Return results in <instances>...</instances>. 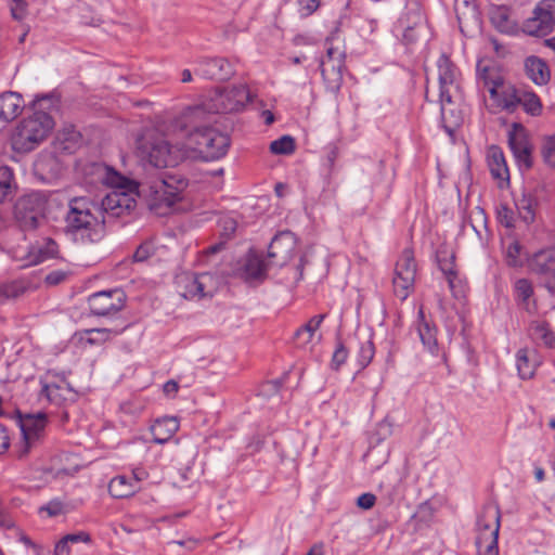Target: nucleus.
Returning a JSON list of instances; mask_svg holds the SVG:
<instances>
[{"mask_svg":"<svg viewBox=\"0 0 555 555\" xmlns=\"http://www.w3.org/2000/svg\"><path fill=\"white\" fill-rule=\"evenodd\" d=\"M495 214L496 220L501 225L505 227L506 229L515 228V212L506 203H500L496 206Z\"/></svg>","mask_w":555,"mask_h":555,"instance_id":"obj_42","label":"nucleus"},{"mask_svg":"<svg viewBox=\"0 0 555 555\" xmlns=\"http://www.w3.org/2000/svg\"><path fill=\"white\" fill-rule=\"evenodd\" d=\"M522 250V246L519 242L514 241L509 244L506 250V263L509 267H519L522 264L520 260V254Z\"/></svg>","mask_w":555,"mask_h":555,"instance_id":"obj_47","label":"nucleus"},{"mask_svg":"<svg viewBox=\"0 0 555 555\" xmlns=\"http://www.w3.org/2000/svg\"><path fill=\"white\" fill-rule=\"evenodd\" d=\"M529 335L533 341L547 348H555V332L546 321H532L529 326Z\"/></svg>","mask_w":555,"mask_h":555,"instance_id":"obj_34","label":"nucleus"},{"mask_svg":"<svg viewBox=\"0 0 555 555\" xmlns=\"http://www.w3.org/2000/svg\"><path fill=\"white\" fill-rule=\"evenodd\" d=\"M127 328V325L117 328L95 327L86 328L76 333L79 341L89 346H100L113 337L121 334Z\"/></svg>","mask_w":555,"mask_h":555,"instance_id":"obj_24","label":"nucleus"},{"mask_svg":"<svg viewBox=\"0 0 555 555\" xmlns=\"http://www.w3.org/2000/svg\"><path fill=\"white\" fill-rule=\"evenodd\" d=\"M541 154L544 163L547 166L555 168V134L544 138Z\"/></svg>","mask_w":555,"mask_h":555,"instance_id":"obj_44","label":"nucleus"},{"mask_svg":"<svg viewBox=\"0 0 555 555\" xmlns=\"http://www.w3.org/2000/svg\"><path fill=\"white\" fill-rule=\"evenodd\" d=\"M11 16L15 21H23L28 13V3L25 0H11L10 3Z\"/></svg>","mask_w":555,"mask_h":555,"instance_id":"obj_50","label":"nucleus"},{"mask_svg":"<svg viewBox=\"0 0 555 555\" xmlns=\"http://www.w3.org/2000/svg\"><path fill=\"white\" fill-rule=\"evenodd\" d=\"M521 91L514 87L503 90L496 98L502 108L508 113H514L520 104Z\"/></svg>","mask_w":555,"mask_h":555,"instance_id":"obj_38","label":"nucleus"},{"mask_svg":"<svg viewBox=\"0 0 555 555\" xmlns=\"http://www.w3.org/2000/svg\"><path fill=\"white\" fill-rule=\"evenodd\" d=\"M251 100L249 89L245 85L232 86L217 90L202 105L190 108L191 118H199L205 112L212 114H230L242 111Z\"/></svg>","mask_w":555,"mask_h":555,"instance_id":"obj_4","label":"nucleus"},{"mask_svg":"<svg viewBox=\"0 0 555 555\" xmlns=\"http://www.w3.org/2000/svg\"><path fill=\"white\" fill-rule=\"evenodd\" d=\"M64 231L83 244L100 242L105 235V220L98 201L89 196L72 197L64 216Z\"/></svg>","mask_w":555,"mask_h":555,"instance_id":"obj_1","label":"nucleus"},{"mask_svg":"<svg viewBox=\"0 0 555 555\" xmlns=\"http://www.w3.org/2000/svg\"><path fill=\"white\" fill-rule=\"evenodd\" d=\"M10 447V438L7 428L0 423V455L4 453Z\"/></svg>","mask_w":555,"mask_h":555,"instance_id":"obj_61","label":"nucleus"},{"mask_svg":"<svg viewBox=\"0 0 555 555\" xmlns=\"http://www.w3.org/2000/svg\"><path fill=\"white\" fill-rule=\"evenodd\" d=\"M189 140L194 151L205 160H216L223 157L231 143L228 134L208 126L194 128Z\"/></svg>","mask_w":555,"mask_h":555,"instance_id":"obj_6","label":"nucleus"},{"mask_svg":"<svg viewBox=\"0 0 555 555\" xmlns=\"http://www.w3.org/2000/svg\"><path fill=\"white\" fill-rule=\"evenodd\" d=\"M98 205L105 221L107 218H120L130 215L137 207L135 193L116 189L98 201Z\"/></svg>","mask_w":555,"mask_h":555,"instance_id":"obj_13","label":"nucleus"},{"mask_svg":"<svg viewBox=\"0 0 555 555\" xmlns=\"http://www.w3.org/2000/svg\"><path fill=\"white\" fill-rule=\"evenodd\" d=\"M137 155L142 162L162 168L175 163L171 147L166 139L159 135H144L137 141Z\"/></svg>","mask_w":555,"mask_h":555,"instance_id":"obj_9","label":"nucleus"},{"mask_svg":"<svg viewBox=\"0 0 555 555\" xmlns=\"http://www.w3.org/2000/svg\"><path fill=\"white\" fill-rule=\"evenodd\" d=\"M530 270L546 279L547 288L555 281V248L542 249L535 253L529 261Z\"/></svg>","mask_w":555,"mask_h":555,"instance_id":"obj_22","label":"nucleus"},{"mask_svg":"<svg viewBox=\"0 0 555 555\" xmlns=\"http://www.w3.org/2000/svg\"><path fill=\"white\" fill-rule=\"evenodd\" d=\"M15 526V521L12 515L0 505V527L3 529H12Z\"/></svg>","mask_w":555,"mask_h":555,"instance_id":"obj_58","label":"nucleus"},{"mask_svg":"<svg viewBox=\"0 0 555 555\" xmlns=\"http://www.w3.org/2000/svg\"><path fill=\"white\" fill-rule=\"evenodd\" d=\"M348 349L346 348L344 343L340 339H338L331 361L332 369L336 371L339 370L340 366L346 363L348 359Z\"/></svg>","mask_w":555,"mask_h":555,"instance_id":"obj_45","label":"nucleus"},{"mask_svg":"<svg viewBox=\"0 0 555 555\" xmlns=\"http://www.w3.org/2000/svg\"><path fill=\"white\" fill-rule=\"evenodd\" d=\"M325 318L326 314H317L313 315L307 323L301 325L294 334V339L297 341V344L300 346H306L309 344Z\"/></svg>","mask_w":555,"mask_h":555,"instance_id":"obj_37","label":"nucleus"},{"mask_svg":"<svg viewBox=\"0 0 555 555\" xmlns=\"http://www.w3.org/2000/svg\"><path fill=\"white\" fill-rule=\"evenodd\" d=\"M179 390V384L175 379H169L163 386V391L168 398H175Z\"/></svg>","mask_w":555,"mask_h":555,"instance_id":"obj_60","label":"nucleus"},{"mask_svg":"<svg viewBox=\"0 0 555 555\" xmlns=\"http://www.w3.org/2000/svg\"><path fill=\"white\" fill-rule=\"evenodd\" d=\"M306 555H324L323 545H313Z\"/></svg>","mask_w":555,"mask_h":555,"instance_id":"obj_64","label":"nucleus"},{"mask_svg":"<svg viewBox=\"0 0 555 555\" xmlns=\"http://www.w3.org/2000/svg\"><path fill=\"white\" fill-rule=\"evenodd\" d=\"M539 365L537 353L528 348H520L516 352V366L521 379H530L534 376Z\"/></svg>","mask_w":555,"mask_h":555,"instance_id":"obj_28","label":"nucleus"},{"mask_svg":"<svg viewBox=\"0 0 555 555\" xmlns=\"http://www.w3.org/2000/svg\"><path fill=\"white\" fill-rule=\"evenodd\" d=\"M299 13L307 17L313 14L320 7V0H297Z\"/></svg>","mask_w":555,"mask_h":555,"instance_id":"obj_53","label":"nucleus"},{"mask_svg":"<svg viewBox=\"0 0 555 555\" xmlns=\"http://www.w3.org/2000/svg\"><path fill=\"white\" fill-rule=\"evenodd\" d=\"M24 107L21 94L16 92H4L0 95V120L4 122L15 119Z\"/></svg>","mask_w":555,"mask_h":555,"instance_id":"obj_26","label":"nucleus"},{"mask_svg":"<svg viewBox=\"0 0 555 555\" xmlns=\"http://www.w3.org/2000/svg\"><path fill=\"white\" fill-rule=\"evenodd\" d=\"M210 280L211 275L209 273H201L186 278L185 292L183 294L184 297L189 299H201L211 296V293L206 291L207 281Z\"/></svg>","mask_w":555,"mask_h":555,"instance_id":"obj_33","label":"nucleus"},{"mask_svg":"<svg viewBox=\"0 0 555 555\" xmlns=\"http://www.w3.org/2000/svg\"><path fill=\"white\" fill-rule=\"evenodd\" d=\"M491 20L494 26L501 33H509L512 30L511 21L508 20V16L505 11L498 10L495 13H493Z\"/></svg>","mask_w":555,"mask_h":555,"instance_id":"obj_51","label":"nucleus"},{"mask_svg":"<svg viewBox=\"0 0 555 555\" xmlns=\"http://www.w3.org/2000/svg\"><path fill=\"white\" fill-rule=\"evenodd\" d=\"M321 74L328 92L337 95L343 85V69L345 68V55L337 53L331 47L326 51V57L320 62Z\"/></svg>","mask_w":555,"mask_h":555,"instance_id":"obj_14","label":"nucleus"},{"mask_svg":"<svg viewBox=\"0 0 555 555\" xmlns=\"http://www.w3.org/2000/svg\"><path fill=\"white\" fill-rule=\"evenodd\" d=\"M47 197L41 192H33L17 199L14 216L23 231L36 230L46 221Z\"/></svg>","mask_w":555,"mask_h":555,"instance_id":"obj_7","label":"nucleus"},{"mask_svg":"<svg viewBox=\"0 0 555 555\" xmlns=\"http://www.w3.org/2000/svg\"><path fill=\"white\" fill-rule=\"evenodd\" d=\"M140 486L133 482L130 477L119 475L114 477L108 483V492L115 499H126L133 495Z\"/></svg>","mask_w":555,"mask_h":555,"instance_id":"obj_32","label":"nucleus"},{"mask_svg":"<svg viewBox=\"0 0 555 555\" xmlns=\"http://www.w3.org/2000/svg\"><path fill=\"white\" fill-rule=\"evenodd\" d=\"M438 82H439V102L441 105V119L444 129L452 133L455 126L459 125L454 121L452 125L448 124L447 104L453 102V98L461 91V72L459 67L450 60V57L442 53L438 61Z\"/></svg>","mask_w":555,"mask_h":555,"instance_id":"obj_5","label":"nucleus"},{"mask_svg":"<svg viewBox=\"0 0 555 555\" xmlns=\"http://www.w3.org/2000/svg\"><path fill=\"white\" fill-rule=\"evenodd\" d=\"M149 473L144 468H134L132 470V476L130 477L133 482L139 483L145 479H147Z\"/></svg>","mask_w":555,"mask_h":555,"instance_id":"obj_62","label":"nucleus"},{"mask_svg":"<svg viewBox=\"0 0 555 555\" xmlns=\"http://www.w3.org/2000/svg\"><path fill=\"white\" fill-rule=\"evenodd\" d=\"M39 512H46L50 517L59 516L63 513V503L59 500H52L47 505L41 506Z\"/></svg>","mask_w":555,"mask_h":555,"instance_id":"obj_54","label":"nucleus"},{"mask_svg":"<svg viewBox=\"0 0 555 555\" xmlns=\"http://www.w3.org/2000/svg\"><path fill=\"white\" fill-rule=\"evenodd\" d=\"M519 218L526 224H532L535 220V212L539 206L537 195L531 191H524L520 198L515 201Z\"/></svg>","mask_w":555,"mask_h":555,"instance_id":"obj_29","label":"nucleus"},{"mask_svg":"<svg viewBox=\"0 0 555 555\" xmlns=\"http://www.w3.org/2000/svg\"><path fill=\"white\" fill-rule=\"evenodd\" d=\"M296 149L295 139L291 135H283L270 144V151L276 155H289Z\"/></svg>","mask_w":555,"mask_h":555,"instance_id":"obj_41","label":"nucleus"},{"mask_svg":"<svg viewBox=\"0 0 555 555\" xmlns=\"http://www.w3.org/2000/svg\"><path fill=\"white\" fill-rule=\"evenodd\" d=\"M376 496L373 493H363L357 500V505L362 509H370L374 506Z\"/></svg>","mask_w":555,"mask_h":555,"instance_id":"obj_57","label":"nucleus"},{"mask_svg":"<svg viewBox=\"0 0 555 555\" xmlns=\"http://www.w3.org/2000/svg\"><path fill=\"white\" fill-rule=\"evenodd\" d=\"M66 278H67V273L65 271L54 270L46 275L44 283L47 285L54 286V285H59L62 282H64L66 280Z\"/></svg>","mask_w":555,"mask_h":555,"instance_id":"obj_55","label":"nucleus"},{"mask_svg":"<svg viewBox=\"0 0 555 555\" xmlns=\"http://www.w3.org/2000/svg\"><path fill=\"white\" fill-rule=\"evenodd\" d=\"M43 102H52L50 95L37 98L35 106L43 108ZM54 126L53 118L42 109H36L31 115L23 118L15 127L11 143L13 150L18 153H27L35 150L42 142Z\"/></svg>","mask_w":555,"mask_h":555,"instance_id":"obj_2","label":"nucleus"},{"mask_svg":"<svg viewBox=\"0 0 555 555\" xmlns=\"http://www.w3.org/2000/svg\"><path fill=\"white\" fill-rule=\"evenodd\" d=\"M54 555H69L68 542L65 541L64 537L56 543Z\"/></svg>","mask_w":555,"mask_h":555,"instance_id":"obj_63","label":"nucleus"},{"mask_svg":"<svg viewBox=\"0 0 555 555\" xmlns=\"http://www.w3.org/2000/svg\"><path fill=\"white\" fill-rule=\"evenodd\" d=\"M479 534L476 545L481 552L485 548V555H499L498 538L501 526L500 508L487 506L483 508L481 516L477 520Z\"/></svg>","mask_w":555,"mask_h":555,"instance_id":"obj_8","label":"nucleus"},{"mask_svg":"<svg viewBox=\"0 0 555 555\" xmlns=\"http://www.w3.org/2000/svg\"><path fill=\"white\" fill-rule=\"evenodd\" d=\"M396 29L402 33L406 44L414 43L425 29V16L417 0H408L403 12L397 21Z\"/></svg>","mask_w":555,"mask_h":555,"instance_id":"obj_11","label":"nucleus"},{"mask_svg":"<svg viewBox=\"0 0 555 555\" xmlns=\"http://www.w3.org/2000/svg\"><path fill=\"white\" fill-rule=\"evenodd\" d=\"M297 242L294 233L282 231L278 233L270 242L267 258L270 263L276 268L285 266L294 256Z\"/></svg>","mask_w":555,"mask_h":555,"instance_id":"obj_16","label":"nucleus"},{"mask_svg":"<svg viewBox=\"0 0 555 555\" xmlns=\"http://www.w3.org/2000/svg\"><path fill=\"white\" fill-rule=\"evenodd\" d=\"M47 422V415L44 413H38L35 415L28 414L21 418V431L25 443V449L23 450L22 455L26 454L29 448L40 439L44 431Z\"/></svg>","mask_w":555,"mask_h":555,"instance_id":"obj_20","label":"nucleus"},{"mask_svg":"<svg viewBox=\"0 0 555 555\" xmlns=\"http://www.w3.org/2000/svg\"><path fill=\"white\" fill-rule=\"evenodd\" d=\"M57 253V244L52 240L48 238L46 248H39L38 255L29 260V264H37L44 261L48 258H52Z\"/></svg>","mask_w":555,"mask_h":555,"instance_id":"obj_46","label":"nucleus"},{"mask_svg":"<svg viewBox=\"0 0 555 555\" xmlns=\"http://www.w3.org/2000/svg\"><path fill=\"white\" fill-rule=\"evenodd\" d=\"M375 354V347L372 339H365L360 343L358 352V364L361 369H365Z\"/></svg>","mask_w":555,"mask_h":555,"instance_id":"obj_43","label":"nucleus"},{"mask_svg":"<svg viewBox=\"0 0 555 555\" xmlns=\"http://www.w3.org/2000/svg\"><path fill=\"white\" fill-rule=\"evenodd\" d=\"M35 171L41 177L42 180H51L60 176L62 165L59 158L52 154H41L35 162Z\"/></svg>","mask_w":555,"mask_h":555,"instance_id":"obj_30","label":"nucleus"},{"mask_svg":"<svg viewBox=\"0 0 555 555\" xmlns=\"http://www.w3.org/2000/svg\"><path fill=\"white\" fill-rule=\"evenodd\" d=\"M437 263L443 275L446 276L449 288L454 297H460L459 289L461 280L455 268V253L447 247H440L436 253Z\"/></svg>","mask_w":555,"mask_h":555,"instance_id":"obj_19","label":"nucleus"},{"mask_svg":"<svg viewBox=\"0 0 555 555\" xmlns=\"http://www.w3.org/2000/svg\"><path fill=\"white\" fill-rule=\"evenodd\" d=\"M151 256L150 246L147 244H141L133 254V260L135 262H143Z\"/></svg>","mask_w":555,"mask_h":555,"instance_id":"obj_59","label":"nucleus"},{"mask_svg":"<svg viewBox=\"0 0 555 555\" xmlns=\"http://www.w3.org/2000/svg\"><path fill=\"white\" fill-rule=\"evenodd\" d=\"M274 268L270 263L269 258H264L262 253L250 248L246 255L245 263L242 268V276L246 282H258L262 283L267 276L268 271Z\"/></svg>","mask_w":555,"mask_h":555,"instance_id":"obj_18","label":"nucleus"},{"mask_svg":"<svg viewBox=\"0 0 555 555\" xmlns=\"http://www.w3.org/2000/svg\"><path fill=\"white\" fill-rule=\"evenodd\" d=\"M528 34L544 36L555 28V0H541L525 23Z\"/></svg>","mask_w":555,"mask_h":555,"instance_id":"obj_15","label":"nucleus"},{"mask_svg":"<svg viewBox=\"0 0 555 555\" xmlns=\"http://www.w3.org/2000/svg\"><path fill=\"white\" fill-rule=\"evenodd\" d=\"M532 151L533 146L521 150L519 152L513 153L514 158L519 166L520 170H530L533 166V158H532Z\"/></svg>","mask_w":555,"mask_h":555,"instance_id":"obj_49","label":"nucleus"},{"mask_svg":"<svg viewBox=\"0 0 555 555\" xmlns=\"http://www.w3.org/2000/svg\"><path fill=\"white\" fill-rule=\"evenodd\" d=\"M179 429V422L176 417H164L157 420L151 427L153 441L158 444L166 443Z\"/></svg>","mask_w":555,"mask_h":555,"instance_id":"obj_31","label":"nucleus"},{"mask_svg":"<svg viewBox=\"0 0 555 555\" xmlns=\"http://www.w3.org/2000/svg\"><path fill=\"white\" fill-rule=\"evenodd\" d=\"M416 276V261L412 248H404L398 259L392 279L395 295L405 300L414 286Z\"/></svg>","mask_w":555,"mask_h":555,"instance_id":"obj_10","label":"nucleus"},{"mask_svg":"<svg viewBox=\"0 0 555 555\" xmlns=\"http://www.w3.org/2000/svg\"><path fill=\"white\" fill-rule=\"evenodd\" d=\"M508 146L512 153L532 146L527 129L519 122H514L508 131Z\"/></svg>","mask_w":555,"mask_h":555,"instance_id":"obj_36","label":"nucleus"},{"mask_svg":"<svg viewBox=\"0 0 555 555\" xmlns=\"http://www.w3.org/2000/svg\"><path fill=\"white\" fill-rule=\"evenodd\" d=\"M477 78L482 81L491 98H498V89L503 85V77L494 66L483 65L482 61H479L477 63Z\"/></svg>","mask_w":555,"mask_h":555,"instance_id":"obj_27","label":"nucleus"},{"mask_svg":"<svg viewBox=\"0 0 555 555\" xmlns=\"http://www.w3.org/2000/svg\"><path fill=\"white\" fill-rule=\"evenodd\" d=\"M14 175L8 166L0 167V203L7 201L14 193Z\"/></svg>","mask_w":555,"mask_h":555,"instance_id":"obj_39","label":"nucleus"},{"mask_svg":"<svg viewBox=\"0 0 555 555\" xmlns=\"http://www.w3.org/2000/svg\"><path fill=\"white\" fill-rule=\"evenodd\" d=\"M127 296L121 288L100 291L88 297L92 315L111 317L125 308Z\"/></svg>","mask_w":555,"mask_h":555,"instance_id":"obj_12","label":"nucleus"},{"mask_svg":"<svg viewBox=\"0 0 555 555\" xmlns=\"http://www.w3.org/2000/svg\"><path fill=\"white\" fill-rule=\"evenodd\" d=\"M413 327L415 328L420 340L423 346L433 354L438 353V341H437V326L435 323L427 319L425 315L424 307L420 306L417 311V318L414 321Z\"/></svg>","mask_w":555,"mask_h":555,"instance_id":"obj_21","label":"nucleus"},{"mask_svg":"<svg viewBox=\"0 0 555 555\" xmlns=\"http://www.w3.org/2000/svg\"><path fill=\"white\" fill-rule=\"evenodd\" d=\"M30 287L26 279H16L0 283V301L16 299L23 296Z\"/></svg>","mask_w":555,"mask_h":555,"instance_id":"obj_35","label":"nucleus"},{"mask_svg":"<svg viewBox=\"0 0 555 555\" xmlns=\"http://www.w3.org/2000/svg\"><path fill=\"white\" fill-rule=\"evenodd\" d=\"M189 181L178 173L159 172L149 181V206L158 211L163 207L170 208L182 199Z\"/></svg>","mask_w":555,"mask_h":555,"instance_id":"obj_3","label":"nucleus"},{"mask_svg":"<svg viewBox=\"0 0 555 555\" xmlns=\"http://www.w3.org/2000/svg\"><path fill=\"white\" fill-rule=\"evenodd\" d=\"M527 77L537 86H544L551 79V70L547 63L535 55L526 57L524 62Z\"/></svg>","mask_w":555,"mask_h":555,"instance_id":"obj_25","label":"nucleus"},{"mask_svg":"<svg viewBox=\"0 0 555 555\" xmlns=\"http://www.w3.org/2000/svg\"><path fill=\"white\" fill-rule=\"evenodd\" d=\"M515 293L519 300L526 302L533 294L532 283L528 279H519L515 282Z\"/></svg>","mask_w":555,"mask_h":555,"instance_id":"obj_48","label":"nucleus"},{"mask_svg":"<svg viewBox=\"0 0 555 555\" xmlns=\"http://www.w3.org/2000/svg\"><path fill=\"white\" fill-rule=\"evenodd\" d=\"M65 541L68 543H90L91 542V535L87 531H78L74 533H68L64 537Z\"/></svg>","mask_w":555,"mask_h":555,"instance_id":"obj_56","label":"nucleus"},{"mask_svg":"<svg viewBox=\"0 0 555 555\" xmlns=\"http://www.w3.org/2000/svg\"><path fill=\"white\" fill-rule=\"evenodd\" d=\"M61 387L55 383L42 384L41 393L51 402L59 401L62 396L60 395Z\"/></svg>","mask_w":555,"mask_h":555,"instance_id":"obj_52","label":"nucleus"},{"mask_svg":"<svg viewBox=\"0 0 555 555\" xmlns=\"http://www.w3.org/2000/svg\"><path fill=\"white\" fill-rule=\"evenodd\" d=\"M487 158L492 178L499 181L500 189H504L509 184V170L502 149L491 145Z\"/></svg>","mask_w":555,"mask_h":555,"instance_id":"obj_23","label":"nucleus"},{"mask_svg":"<svg viewBox=\"0 0 555 555\" xmlns=\"http://www.w3.org/2000/svg\"><path fill=\"white\" fill-rule=\"evenodd\" d=\"M235 73L232 63L224 57H202L197 61L195 74L211 80H229Z\"/></svg>","mask_w":555,"mask_h":555,"instance_id":"obj_17","label":"nucleus"},{"mask_svg":"<svg viewBox=\"0 0 555 555\" xmlns=\"http://www.w3.org/2000/svg\"><path fill=\"white\" fill-rule=\"evenodd\" d=\"M520 104L524 111L531 116H540L542 113V102L533 91H521Z\"/></svg>","mask_w":555,"mask_h":555,"instance_id":"obj_40","label":"nucleus"}]
</instances>
